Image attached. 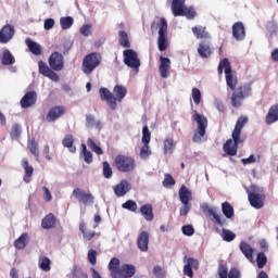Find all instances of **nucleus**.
I'll return each instance as SVG.
<instances>
[{
    "label": "nucleus",
    "mask_w": 278,
    "mask_h": 278,
    "mask_svg": "<svg viewBox=\"0 0 278 278\" xmlns=\"http://www.w3.org/2000/svg\"><path fill=\"white\" fill-rule=\"evenodd\" d=\"M99 94L101 101H105L111 110H116V108H118V103H123V99L127 97V87L116 85L113 88V93L110 92V89L101 87L99 89Z\"/></svg>",
    "instance_id": "nucleus-1"
},
{
    "label": "nucleus",
    "mask_w": 278,
    "mask_h": 278,
    "mask_svg": "<svg viewBox=\"0 0 278 278\" xmlns=\"http://www.w3.org/2000/svg\"><path fill=\"white\" fill-rule=\"evenodd\" d=\"M249 123V117L247 116H240L236 123L235 129L232 130V139H228L224 143V152L226 155H230L233 157V155H238V146L240 144V136H242V129H244V125Z\"/></svg>",
    "instance_id": "nucleus-2"
},
{
    "label": "nucleus",
    "mask_w": 278,
    "mask_h": 278,
    "mask_svg": "<svg viewBox=\"0 0 278 278\" xmlns=\"http://www.w3.org/2000/svg\"><path fill=\"white\" fill-rule=\"evenodd\" d=\"M109 270L112 278H131L136 275V266L131 264H123L121 260L113 257L109 263Z\"/></svg>",
    "instance_id": "nucleus-3"
},
{
    "label": "nucleus",
    "mask_w": 278,
    "mask_h": 278,
    "mask_svg": "<svg viewBox=\"0 0 278 278\" xmlns=\"http://www.w3.org/2000/svg\"><path fill=\"white\" fill-rule=\"evenodd\" d=\"M172 12L174 16H186L189 21L197 18L194 7H186V0H173Z\"/></svg>",
    "instance_id": "nucleus-4"
},
{
    "label": "nucleus",
    "mask_w": 278,
    "mask_h": 278,
    "mask_svg": "<svg viewBox=\"0 0 278 278\" xmlns=\"http://www.w3.org/2000/svg\"><path fill=\"white\" fill-rule=\"evenodd\" d=\"M223 68L226 75V84L228 88H230V90H236V86H238V78L233 76V71L231 70V63L229 62V59L225 58L219 62L217 67L219 75H223Z\"/></svg>",
    "instance_id": "nucleus-5"
},
{
    "label": "nucleus",
    "mask_w": 278,
    "mask_h": 278,
    "mask_svg": "<svg viewBox=\"0 0 278 278\" xmlns=\"http://www.w3.org/2000/svg\"><path fill=\"white\" fill-rule=\"evenodd\" d=\"M113 166H115L119 173H132V170H136V159L119 154L115 156Z\"/></svg>",
    "instance_id": "nucleus-6"
},
{
    "label": "nucleus",
    "mask_w": 278,
    "mask_h": 278,
    "mask_svg": "<svg viewBox=\"0 0 278 278\" xmlns=\"http://www.w3.org/2000/svg\"><path fill=\"white\" fill-rule=\"evenodd\" d=\"M101 62H103L101 53L91 52L87 54L83 60V73H85V75H91L94 68L101 66Z\"/></svg>",
    "instance_id": "nucleus-7"
},
{
    "label": "nucleus",
    "mask_w": 278,
    "mask_h": 278,
    "mask_svg": "<svg viewBox=\"0 0 278 278\" xmlns=\"http://www.w3.org/2000/svg\"><path fill=\"white\" fill-rule=\"evenodd\" d=\"M193 121L198 124V127L193 134L192 140L195 143L203 142V138L205 137V132L207 129V117L205 115L199 114L197 111L192 116Z\"/></svg>",
    "instance_id": "nucleus-8"
},
{
    "label": "nucleus",
    "mask_w": 278,
    "mask_h": 278,
    "mask_svg": "<svg viewBox=\"0 0 278 278\" xmlns=\"http://www.w3.org/2000/svg\"><path fill=\"white\" fill-rule=\"evenodd\" d=\"M251 94V86L241 85L231 96L232 108H241L245 97Z\"/></svg>",
    "instance_id": "nucleus-9"
},
{
    "label": "nucleus",
    "mask_w": 278,
    "mask_h": 278,
    "mask_svg": "<svg viewBox=\"0 0 278 278\" xmlns=\"http://www.w3.org/2000/svg\"><path fill=\"white\" fill-rule=\"evenodd\" d=\"M74 199L81 203L83 205H93L94 195L90 191H86L81 188H75L72 192Z\"/></svg>",
    "instance_id": "nucleus-10"
},
{
    "label": "nucleus",
    "mask_w": 278,
    "mask_h": 278,
    "mask_svg": "<svg viewBox=\"0 0 278 278\" xmlns=\"http://www.w3.org/2000/svg\"><path fill=\"white\" fill-rule=\"evenodd\" d=\"M167 31H168V22L164 17H161L160 24H159V40H157L160 51H166V49H168V43L166 41Z\"/></svg>",
    "instance_id": "nucleus-11"
},
{
    "label": "nucleus",
    "mask_w": 278,
    "mask_h": 278,
    "mask_svg": "<svg viewBox=\"0 0 278 278\" xmlns=\"http://www.w3.org/2000/svg\"><path fill=\"white\" fill-rule=\"evenodd\" d=\"M124 64L126 66H129V68H134L135 71H138L140 68V59H138V52H136L132 49L124 50Z\"/></svg>",
    "instance_id": "nucleus-12"
},
{
    "label": "nucleus",
    "mask_w": 278,
    "mask_h": 278,
    "mask_svg": "<svg viewBox=\"0 0 278 278\" xmlns=\"http://www.w3.org/2000/svg\"><path fill=\"white\" fill-rule=\"evenodd\" d=\"M202 212L212 220L213 225L217 227H225V222L220 217L216 210L210 207V205L204 204L202 205Z\"/></svg>",
    "instance_id": "nucleus-13"
},
{
    "label": "nucleus",
    "mask_w": 278,
    "mask_h": 278,
    "mask_svg": "<svg viewBox=\"0 0 278 278\" xmlns=\"http://www.w3.org/2000/svg\"><path fill=\"white\" fill-rule=\"evenodd\" d=\"M248 199L250 205H252L254 210H262V207H264V201H266V195L262 193L248 191Z\"/></svg>",
    "instance_id": "nucleus-14"
},
{
    "label": "nucleus",
    "mask_w": 278,
    "mask_h": 278,
    "mask_svg": "<svg viewBox=\"0 0 278 278\" xmlns=\"http://www.w3.org/2000/svg\"><path fill=\"white\" fill-rule=\"evenodd\" d=\"M48 63L52 71H62V68H64V56L60 52H53Z\"/></svg>",
    "instance_id": "nucleus-15"
},
{
    "label": "nucleus",
    "mask_w": 278,
    "mask_h": 278,
    "mask_svg": "<svg viewBox=\"0 0 278 278\" xmlns=\"http://www.w3.org/2000/svg\"><path fill=\"white\" fill-rule=\"evenodd\" d=\"M64 114H66V106H63V105L52 106L47 114V121L48 123H53L58 121V118H61V116H64Z\"/></svg>",
    "instance_id": "nucleus-16"
},
{
    "label": "nucleus",
    "mask_w": 278,
    "mask_h": 278,
    "mask_svg": "<svg viewBox=\"0 0 278 278\" xmlns=\"http://www.w3.org/2000/svg\"><path fill=\"white\" fill-rule=\"evenodd\" d=\"M38 101V93L36 91H28L21 99V108L27 110V108H34V104Z\"/></svg>",
    "instance_id": "nucleus-17"
},
{
    "label": "nucleus",
    "mask_w": 278,
    "mask_h": 278,
    "mask_svg": "<svg viewBox=\"0 0 278 278\" xmlns=\"http://www.w3.org/2000/svg\"><path fill=\"white\" fill-rule=\"evenodd\" d=\"M232 37L237 42H242L247 38V30L242 22H237L232 25Z\"/></svg>",
    "instance_id": "nucleus-18"
},
{
    "label": "nucleus",
    "mask_w": 278,
    "mask_h": 278,
    "mask_svg": "<svg viewBox=\"0 0 278 278\" xmlns=\"http://www.w3.org/2000/svg\"><path fill=\"white\" fill-rule=\"evenodd\" d=\"M192 270H199V260L189 257L187 264L184 266L182 273L186 277L192 278L194 277V271Z\"/></svg>",
    "instance_id": "nucleus-19"
},
{
    "label": "nucleus",
    "mask_w": 278,
    "mask_h": 278,
    "mask_svg": "<svg viewBox=\"0 0 278 278\" xmlns=\"http://www.w3.org/2000/svg\"><path fill=\"white\" fill-rule=\"evenodd\" d=\"M12 38H14V26L7 24L0 30V42L7 45Z\"/></svg>",
    "instance_id": "nucleus-20"
},
{
    "label": "nucleus",
    "mask_w": 278,
    "mask_h": 278,
    "mask_svg": "<svg viewBox=\"0 0 278 278\" xmlns=\"http://www.w3.org/2000/svg\"><path fill=\"white\" fill-rule=\"evenodd\" d=\"M160 62L161 64L159 66V71L161 73V77H163V79H166L170 75V59L166 56H160Z\"/></svg>",
    "instance_id": "nucleus-21"
},
{
    "label": "nucleus",
    "mask_w": 278,
    "mask_h": 278,
    "mask_svg": "<svg viewBox=\"0 0 278 278\" xmlns=\"http://www.w3.org/2000/svg\"><path fill=\"white\" fill-rule=\"evenodd\" d=\"M191 31L198 40H210V38H212V35L207 31V27L205 26H193Z\"/></svg>",
    "instance_id": "nucleus-22"
},
{
    "label": "nucleus",
    "mask_w": 278,
    "mask_h": 278,
    "mask_svg": "<svg viewBox=\"0 0 278 278\" xmlns=\"http://www.w3.org/2000/svg\"><path fill=\"white\" fill-rule=\"evenodd\" d=\"M278 121V104H274L269 108L268 113L265 117L266 125H273Z\"/></svg>",
    "instance_id": "nucleus-23"
},
{
    "label": "nucleus",
    "mask_w": 278,
    "mask_h": 278,
    "mask_svg": "<svg viewBox=\"0 0 278 278\" xmlns=\"http://www.w3.org/2000/svg\"><path fill=\"white\" fill-rule=\"evenodd\" d=\"M198 53L200 55V58H202L203 60H207V58H212V46H210V43L207 42H200L199 47H198Z\"/></svg>",
    "instance_id": "nucleus-24"
},
{
    "label": "nucleus",
    "mask_w": 278,
    "mask_h": 278,
    "mask_svg": "<svg viewBox=\"0 0 278 278\" xmlns=\"http://www.w3.org/2000/svg\"><path fill=\"white\" fill-rule=\"evenodd\" d=\"M179 200L181 203H190L192 200V191L186 187V185H182L178 191Z\"/></svg>",
    "instance_id": "nucleus-25"
},
{
    "label": "nucleus",
    "mask_w": 278,
    "mask_h": 278,
    "mask_svg": "<svg viewBox=\"0 0 278 278\" xmlns=\"http://www.w3.org/2000/svg\"><path fill=\"white\" fill-rule=\"evenodd\" d=\"M140 213L143 216L144 220H148V223H151L155 218V215H153V205L151 204H144L140 207Z\"/></svg>",
    "instance_id": "nucleus-26"
},
{
    "label": "nucleus",
    "mask_w": 278,
    "mask_h": 278,
    "mask_svg": "<svg viewBox=\"0 0 278 278\" xmlns=\"http://www.w3.org/2000/svg\"><path fill=\"white\" fill-rule=\"evenodd\" d=\"M114 192L116 197H125L129 192V182L127 180H122L114 187Z\"/></svg>",
    "instance_id": "nucleus-27"
},
{
    "label": "nucleus",
    "mask_w": 278,
    "mask_h": 278,
    "mask_svg": "<svg viewBox=\"0 0 278 278\" xmlns=\"http://www.w3.org/2000/svg\"><path fill=\"white\" fill-rule=\"evenodd\" d=\"M22 166L25 170L24 181L29 184V181H31V175H34V167L29 165V161L27 159L22 160Z\"/></svg>",
    "instance_id": "nucleus-28"
},
{
    "label": "nucleus",
    "mask_w": 278,
    "mask_h": 278,
    "mask_svg": "<svg viewBox=\"0 0 278 278\" xmlns=\"http://www.w3.org/2000/svg\"><path fill=\"white\" fill-rule=\"evenodd\" d=\"M62 144L68 149L70 153H75L77 151V147H75V138L73 135H66L62 140Z\"/></svg>",
    "instance_id": "nucleus-29"
},
{
    "label": "nucleus",
    "mask_w": 278,
    "mask_h": 278,
    "mask_svg": "<svg viewBox=\"0 0 278 278\" xmlns=\"http://www.w3.org/2000/svg\"><path fill=\"white\" fill-rule=\"evenodd\" d=\"M55 215H53V213H50L46 215L41 220V227L43 229H53V227H55Z\"/></svg>",
    "instance_id": "nucleus-30"
},
{
    "label": "nucleus",
    "mask_w": 278,
    "mask_h": 278,
    "mask_svg": "<svg viewBox=\"0 0 278 278\" xmlns=\"http://www.w3.org/2000/svg\"><path fill=\"white\" fill-rule=\"evenodd\" d=\"M26 46L28 47L30 53L33 55H41L42 54V47L40 45L29 38L26 39Z\"/></svg>",
    "instance_id": "nucleus-31"
},
{
    "label": "nucleus",
    "mask_w": 278,
    "mask_h": 278,
    "mask_svg": "<svg viewBox=\"0 0 278 278\" xmlns=\"http://www.w3.org/2000/svg\"><path fill=\"white\" fill-rule=\"evenodd\" d=\"M79 231L83 233V238L85 240H92V238H94V236H97V232L87 228L86 224H84V223L79 224Z\"/></svg>",
    "instance_id": "nucleus-32"
},
{
    "label": "nucleus",
    "mask_w": 278,
    "mask_h": 278,
    "mask_svg": "<svg viewBox=\"0 0 278 278\" xmlns=\"http://www.w3.org/2000/svg\"><path fill=\"white\" fill-rule=\"evenodd\" d=\"M118 42L121 47H124V49H129L131 47V42H129V35L125 30H119L118 31Z\"/></svg>",
    "instance_id": "nucleus-33"
},
{
    "label": "nucleus",
    "mask_w": 278,
    "mask_h": 278,
    "mask_svg": "<svg viewBox=\"0 0 278 278\" xmlns=\"http://www.w3.org/2000/svg\"><path fill=\"white\" fill-rule=\"evenodd\" d=\"M15 59L14 55H12V52L10 50H4L2 53V64L3 66H12L14 64Z\"/></svg>",
    "instance_id": "nucleus-34"
},
{
    "label": "nucleus",
    "mask_w": 278,
    "mask_h": 278,
    "mask_svg": "<svg viewBox=\"0 0 278 278\" xmlns=\"http://www.w3.org/2000/svg\"><path fill=\"white\" fill-rule=\"evenodd\" d=\"M222 212L227 218H233V206L229 202L222 203Z\"/></svg>",
    "instance_id": "nucleus-35"
},
{
    "label": "nucleus",
    "mask_w": 278,
    "mask_h": 278,
    "mask_svg": "<svg viewBox=\"0 0 278 278\" xmlns=\"http://www.w3.org/2000/svg\"><path fill=\"white\" fill-rule=\"evenodd\" d=\"M39 267L45 273H49L51 270V260L47 256H42L39 258Z\"/></svg>",
    "instance_id": "nucleus-36"
},
{
    "label": "nucleus",
    "mask_w": 278,
    "mask_h": 278,
    "mask_svg": "<svg viewBox=\"0 0 278 278\" xmlns=\"http://www.w3.org/2000/svg\"><path fill=\"white\" fill-rule=\"evenodd\" d=\"M73 23H75V20H73L72 16H65L60 18V25L62 29H71V27H73Z\"/></svg>",
    "instance_id": "nucleus-37"
},
{
    "label": "nucleus",
    "mask_w": 278,
    "mask_h": 278,
    "mask_svg": "<svg viewBox=\"0 0 278 278\" xmlns=\"http://www.w3.org/2000/svg\"><path fill=\"white\" fill-rule=\"evenodd\" d=\"M87 146L97 155H103V149H101V147L97 146V143L94 142V140H92V138L87 139Z\"/></svg>",
    "instance_id": "nucleus-38"
},
{
    "label": "nucleus",
    "mask_w": 278,
    "mask_h": 278,
    "mask_svg": "<svg viewBox=\"0 0 278 278\" xmlns=\"http://www.w3.org/2000/svg\"><path fill=\"white\" fill-rule=\"evenodd\" d=\"M81 154L86 164H92V152L88 150L85 143H81Z\"/></svg>",
    "instance_id": "nucleus-39"
},
{
    "label": "nucleus",
    "mask_w": 278,
    "mask_h": 278,
    "mask_svg": "<svg viewBox=\"0 0 278 278\" xmlns=\"http://www.w3.org/2000/svg\"><path fill=\"white\" fill-rule=\"evenodd\" d=\"M163 144L165 155L168 153H173V149H175V140L173 138H166Z\"/></svg>",
    "instance_id": "nucleus-40"
},
{
    "label": "nucleus",
    "mask_w": 278,
    "mask_h": 278,
    "mask_svg": "<svg viewBox=\"0 0 278 278\" xmlns=\"http://www.w3.org/2000/svg\"><path fill=\"white\" fill-rule=\"evenodd\" d=\"M123 210H128V212H138V203L134 200H127L125 203L122 204Z\"/></svg>",
    "instance_id": "nucleus-41"
},
{
    "label": "nucleus",
    "mask_w": 278,
    "mask_h": 278,
    "mask_svg": "<svg viewBox=\"0 0 278 278\" xmlns=\"http://www.w3.org/2000/svg\"><path fill=\"white\" fill-rule=\"evenodd\" d=\"M240 251L247 257V260H253V248L249 244H240Z\"/></svg>",
    "instance_id": "nucleus-42"
},
{
    "label": "nucleus",
    "mask_w": 278,
    "mask_h": 278,
    "mask_svg": "<svg viewBox=\"0 0 278 278\" xmlns=\"http://www.w3.org/2000/svg\"><path fill=\"white\" fill-rule=\"evenodd\" d=\"M218 278H228L229 277V269L227 268L226 264H219L217 269Z\"/></svg>",
    "instance_id": "nucleus-43"
},
{
    "label": "nucleus",
    "mask_w": 278,
    "mask_h": 278,
    "mask_svg": "<svg viewBox=\"0 0 278 278\" xmlns=\"http://www.w3.org/2000/svg\"><path fill=\"white\" fill-rule=\"evenodd\" d=\"M267 262H268V258L266 257V254H264V252H260L256 257V264L258 268L265 267Z\"/></svg>",
    "instance_id": "nucleus-44"
},
{
    "label": "nucleus",
    "mask_w": 278,
    "mask_h": 278,
    "mask_svg": "<svg viewBox=\"0 0 278 278\" xmlns=\"http://www.w3.org/2000/svg\"><path fill=\"white\" fill-rule=\"evenodd\" d=\"M103 166V177H105V179H111L113 173H112V167L110 166V163L108 161H104L102 163Z\"/></svg>",
    "instance_id": "nucleus-45"
},
{
    "label": "nucleus",
    "mask_w": 278,
    "mask_h": 278,
    "mask_svg": "<svg viewBox=\"0 0 278 278\" xmlns=\"http://www.w3.org/2000/svg\"><path fill=\"white\" fill-rule=\"evenodd\" d=\"M162 184H163L164 188H170V186H175L176 181H175V178H173V175L165 174L164 180Z\"/></svg>",
    "instance_id": "nucleus-46"
},
{
    "label": "nucleus",
    "mask_w": 278,
    "mask_h": 278,
    "mask_svg": "<svg viewBox=\"0 0 278 278\" xmlns=\"http://www.w3.org/2000/svg\"><path fill=\"white\" fill-rule=\"evenodd\" d=\"M142 142L143 144H149L151 142V131L149 130V126H144L142 128Z\"/></svg>",
    "instance_id": "nucleus-47"
},
{
    "label": "nucleus",
    "mask_w": 278,
    "mask_h": 278,
    "mask_svg": "<svg viewBox=\"0 0 278 278\" xmlns=\"http://www.w3.org/2000/svg\"><path fill=\"white\" fill-rule=\"evenodd\" d=\"M191 210L192 203H182L181 207L179 208V216H188Z\"/></svg>",
    "instance_id": "nucleus-48"
},
{
    "label": "nucleus",
    "mask_w": 278,
    "mask_h": 278,
    "mask_svg": "<svg viewBox=\"0 0 278 278\" xmlns=\"http://www.w3.org/2000/svg\"><path fill=\"white\" fill-rule=\"evenodd\" d=\"M223 238L226 242H231V241L236 240V233H233L231 230L224 229Z\"/></svg>",
    "instance_id": "nucleus-49"
},
{
    "label": "nucleus",
    "mask_w": 278,
    "mask_h": 278,
    "mask_svg": "<svg viewBox=\"0 0 278 278\" xmlns=\"http://www.w3.org/2000/svg\"><path fill=\"white\" fill-rule=\"evenodd\" d=\"M137 244H149V232L142 231L137 239Z\"/></svg>",
    "instance_id": "nucleus-50"
},
{
    "label": "nucleus",
    "mask_w": 278,
    "mask_h": 278,
    "mask_svg": "<svg viewBox=\"0 0 278 278\" xmlns=\"http://www.w3.org/2000/svg\"><path fill=\"white\" fill-rule=\"evenodd\" d=\"M153 275L157 278H165L166 277V270H164V268H162V266H154L153 268Z\"/></svg>",
    "instance_id": "nucleus-51"
},
{
    "label": "nucleus",
    "mask_w": 278,
    "mask_h": 278,
    "mask_svg": "<svg viewBox=\"0 0 278 278\" xmlns=\"http://www.w3.org/2000/svg\"><path fill=\"white\" fill-rule=\"evenodd\" d=\"M38 66H39V73H40V75H43V77H46L48 75L49 71L51 70V68H49L47 63H45V61H39Z\"/></svg>",
    "instance_id": "nucleus-52"
},
{
    "label": "nucleus",
    "mask_w": 278,
    "mask_h": 278,
    "mask_svg": "<svg viewBox=\"0 0 278 278\" xmlns=\"http://www.w3.org/2000/svg\"><path fill=\"white\" fill-rule=\"evenodd\" d=\"M192 99L195 105L201 103V90H199V88L192 89Z\"/></svg>",
    "instance_id": "nucleus-53"
},
{
    "label": "nucleus",
    "mask_w": 278,
    "mask_h": 278,
    "mask_svg": "<svg viewBox=\"0 0 278 278\" xmlns=\"http://www.w3.org/2000/svg\"><path fill=\"white\" fill-rule=\"evenodd\" d=\"M88 262L91 264V266L97 265V250L88 251Z\"/></svg>",
    "instance_id": "nucleus-54"
},
{
    "label": "nucleus",
    "mask_w": 278,
    "mask_h": 278,
    "mask_svg": "<svg viewBox=\"0 0 278 278\" xmlns=\"http://www.w3.org/2000/svg\"><path fill=\"white\" fill-rule=\"evenodd\" d=\"M28 149H29L30 153L33 155H35V157H39L40 151H38V143L33 141L30 144H28Z\"/></svg>",
    "instance_id": "nucleus-55"
},
{
    "label": "nucleus",
    "mask_w": 278,
    "mask_h": 278,
    "mask_svg": "<svg viewBox=\"0 0 278 278\" xmlns=\"http://www.w3.org/2000/svg\"><path fill=\"white\" fill-rule=\"evenodd\" d=\"M92 29V25L90 24H85L80 27V34L85 37H88L92 34V31L90 30Z\"/></svg>",
    "instance_id": "nucleus-56"
},
{
    "label": "nucleus",
    "mask_w": 278,
    "mask_h": 278,
    "mask_svg": "<svg viewBox=\"0 0 278 278\" xmlns=\"http://www.w3.org/2000/svg\"><path fill=\"white\" fill-rule=\"evenodd\" d=\"M242 274L240 273V269L237 267H231L228 271V278H241Z\"/></svg>",
    "instance_id": "nucleus-57"
},
{
    "label": "nucleus",
    "mask_w": 278,
    "mask_h": 278,
    "mask_svg": "<svg viewBox=\"0 0 278 278\" xmlns=\"http://www.w3.org/2000/svg\"><path fill=\"white\" fill-rule=\"evenodd\" d=\"M29 241V235L27 232H23L21 237L15 240L14 244H27Z\"/></svg>",
    "instance_id": "nucleus-58"
},
{
    "label": "nucleus",
    "mask_w": 278,
    "mask_h": 278,
    "mask_svg": "<svg viewBox=\"0 0 278 278\" xmlns=\"http://www.w3.org/2000/svg\"><path fill=\"white\" fill-rule=\"evenodd\" d=\"M151 155V149L149 148V143H143V147L140 150L141 157H149Z\"/></svg>",
    "instance_id": "nucleus-59"
},
{
    "label": "nucleus",
    "mask_w": 278,
    "mask_h": 278,
    "mask_svg": "<svg viewBox=\"0 0 278 278\" xmlns=\"http://www.w3.org/2000/svg\"><path fill=\"white\" fill-rule=\"evenodd\" d=\"M181 229L185 236H194V227L192 225H185Z\"/></svg>",
    "instance_id": "nucleus-60"
},
{
    "label": "nucleus",
    "mask_w": 278,
    "mask_h": 278,
    "mask_svg": "<svg viewBox=\"0 0 278 278\" xmlns=\"http://www.w3.org/2000/svg\"><path fill=\"white\" fill-rule=\"evenodd\" d=\"M72 278H88V274L81 269H74Z\"/></svg>",
    "instance_id": "nucleus-61"
},
{
    "label": "nucleus",
    "mask_w": 278,
    "mask_h": 278,
    "mask_svg": "<svg viewBox=\"0 0 278 278\" xmlns=\"http://www.w3.org/2000/svg\"><path fill=\"white\" fill-rule=\"evenodd\" d=\"M11 136L14 138H18L21 136V126L18 124H14L11 128Z\"/></svg>",
    "instance_id": "nucleus-62"
},
{
    "label": "nucleus",
    "mask_w": 278,
    "mask_h": 278,
    "mask_svg": "<svg viewBox=\"0 0 278 278\" xmlns=\"http://www.w3.org/2000/svg\"><path fill=\"white\" fill-rule=\"evenodd\" d=\"M43 190V200L49 203L53 199V195H51V191L47 187H42Z\"/></svg>",
    "instance_id": "nucleus-63"
},
{
    "label": "nucleus",
    "mask_w": 278,
    "mask_h": 278,
    "mask_svg": "<svg viewBox=\"0 0 278 278\" xmlns=\"http://www.w3.org/2000/svg\"><path fill=\"white\" fill-rule=\"evenodd\" d=\"M97 124L94 115H86V125L87 127H93Z\"/></svg>",
    "instance_id": "nucleus-64"
}]
</instances>
